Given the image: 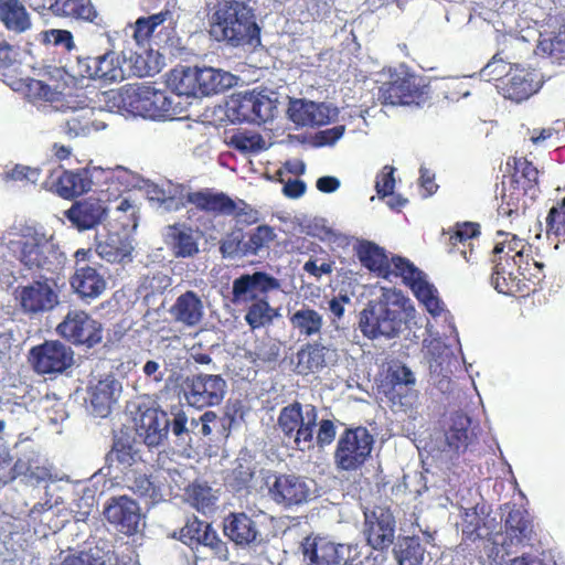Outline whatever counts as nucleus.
<instances>
[{"mask_svg":"<svg viewBox=\"0 0 565 565\" xmlns=\"http://www.w3.org/2000/svg\"><path fill=\"white\" fill-rule=\"evenodd\" d=\"M252 0H205L209 10L214 11L210 22V33L216 41H225L232 46L252 45L259 41V28L255 21L253 8L248 6Z\"/></svg>","mask_w":565,"mask_h":565,"instance_id":"nucleus-1","label":"nucleus"},{"mask_svg":"<svg viewBox=\"0 0 565 565\" xmlns=\"http://www.w3.org/2000/svg\"><path fill=\"white\" fill-rule=\"evenodd\" d=\"M278 287V280L265 271L244 274L233 281L232 302L248 305L244 319L252 330L270 326L278 316L268 301V292Z\"/></svg>","mask_w":565,"mask_h":565,"instance_id":"nucleus-2","label":"nucleus"},{"mask_svg":"<svg viewBox=\"0 0 565 565\" xmlns=\"http://www.w3.org/2000/svg\"><path fill=\"white\" fill-rule=\"evenodd\" d=\"M409 308V300L402 291L385 289L377 300L370 301L361 311L360 330L369 339L394 338L406 322Z\"/></svg>","mask_w":565,"mask_h":565,"instance_id":"nucleus-3","label":"nucleus"},{"mask_svg":"<svg viewBox=\"0 0 565 565\" xmlns=\"http://www.w3.org/2000/svg\"><path fill=\"white\" fill-rule=\"evenodd\" d=\"M8 249L24 269L35 271H55L63 263V254L43 233L28 227L10 239Z\"/></svg>","mask_w":565,"mask_h":565,"instance_id":"nucleus-4","label":"nucleus"},{"mask_svg":"<svg viewBox=\"0 0 565 565\" xmlns=\"http://www.w3.org/2000/svg\"><path fill=\"white\" fill-rule=\"evenodd\" d=\"M429 86L425 79L407 70L390 68L387 79L379 87L382 105H422L428 99Z\"/></svg>","mask_w":565,"mask_h":565,"instance_id":"nucleus-5","label":"nucleus"},{"mask_svg":"<svg viewBox=\"0 0 565 565\" xmlns=\"http://www.w3.org/2000/svg\"><path fill=\"white\" fill-rule=\"evenodd\" d=\"M545 263L535 260L530 270H518L516 263L511 260L497 262L491 274V285L499 292L513 297H525L536 291L545 278Z\"/></svg>","mask_w":565,"mask_h":565,"instance_id":"nucleus-6","label":"nucleus"},{"mask_svg":"<svg viewBox=\"0 0 565 565\" xmlns=\"http://www.w3.org/2000/svg\"><path fill=\"white\" fill-rule=\"evenodd\" d=\"M318 425V409L315 405H302L295 401L284 406L278 415L277 426L284 437L292 440L296 449L313 447L315 431Z\"/></svg>","mask_w":565,"mask_h":565,"instance_id":"nucleus-7","label":"nucleus"},{"mask_svg":"<svg viewBox=\"0 0 565 565\" xmlns=\"http://www.w3.org/2000/svg\"><path fill=\"white\" fill-rule=\"evenodd\" d=\"M119 98L128 111L151 119H167L175 115L173 102L166 90L140 84L121 89Z\"/></svg>","mask_w":565,"mask_h":565,"instance_id":"nucleus-8","label":"nucleus"},{"mask_svg":"<svg viewBox=\"0 0 565 565\" xmlns=\"http://www.w3.org/2000/svg\"><path fill=\"white\" fill-rule=\"evenodd\" d=\"M388 275L402 278L404 285L409 287L414 296L422 302L426 310L434 317L443 311V303L437 296V289L426 280L425 274L408 258L395 255L388 259Z\"/></svg>","mask_w":565,"mask_h":565,"instance_id":"nucleus-9","label":"nucleus"},{"mask_svg":"<svg viewBox=\"0 0 565 565\" xmlns=\"http://www.w3.org/2000/svg\"><path fill=\"white\" fill-rule=\"evenodd\" d=\"M374 444L373 435L366 427L347 428L340 435L334 450V463L344 471L360 469L369 459Z\"/></svg>","mask_w":565,"mask_h":565,"instance_id":"nucleus-10","label":"nucleus"},{"mask_svg":"<svg viewBox=\"0 0 565 565\" xmlns=\"http://www.w3.org/2000/svg\"><path fill=\"white\" fill-rule=\"evenodd\" d=\"M276 237L274 227L267 224L258 225L247 233L242 228H235L221 239L220 252L225 258L255 256L263 248H268Z\"/></svg>","mask_w":565,"mask_h":565,"instance_id":"nucleus-11","label":"nucleus"},{"mask_svg":"<svg viewBox=\"0 0 565 565\" xmlns=\"http://www.w3.org/2000/svg\"><path fill=\"white\" fill-rule=\"evenodd\" d=\"M57 334L75 347L92 349L103 340V326L84 310H70L56 327Z\"/></svg>","mask_w":565,"mask_h":565,"instance_id":"nucleus-12","label":"nucleus"},{"mask_svg":"<svg viewBox=\"0 0 565 565\" xmlns=\"http://www.w3.org/2000/svg\"><path fill=\"white\" fill-rule=\"evenodd\" d=\"M73 350L58 340H46L30 350V361L38 374H60L73 364Z\"/></svg>","mask_w":565,"mask_h":565,"instance_id":"nucleus-13","label":"nucleus"},{"mask_svg":"<svg viewBox=\"0 0 565 565\" xmlns=\"http://www.w3.org/2000/svg\"><path fill=\"white\" fill-rule=\"evenodd\" d=\"M15 300L21 311L29 316L49 312L60 302L58 292L46 278L19 286L15 289Z\"/></svg>","mask_w":565,"mask_h":565,"instance_id":"nucleus-14","label":"nucleus"},{"mask_svg":"<svg viewBox=\"0 0 565 565\" xmlns=\"http://www.w3.org/2000/svg\"><path fill=\"white\" fill-rule=\"evenodd\" d=\"M225 393L226 382L221 375L200 373L185 381V398L196 408L218 405Z\"/></svg>","mask_w":565,"mask_h":565,"instance_id":"nucleus-15","label":"nucleus"},{"mask_svg":"<svg viewBox=\"0 0 565 565\" xmlns=\"http://www.w3.org/2000/svg\"><path fill=\"white\" fill-rule=\"evenodd\" d=\"M75 72L82 78L100 79L105 83L120 82L125 78L120 58L114 51L98 56H78Z\"/></svg>","mask_w":565,"mask_h":565,"instance_id":"nucleus-16","label":"nucleus"},{"mask_svg":"<svg viewBox=\"0 0 565 565\" xmlns=\"http://www.w3.org/2000/svg\"><path fill=\"white\" fill-rule=\"evenodd\" d=\"M179 540L191 548L207 547L212 555L218 559H226L227 557L226 543L218 537L210 523L201 521L196 516L186 520L180 529Z\"/></svg>","mask_w":565,"mask_h":565,"instance_id":"nucleus-17","label":"nucleus"},{"mask_svg":"<svg viewBox=\"0 0 565 565\" xmlns=\"http://www.w3.org/2000/svg\"><path fill=\"white\" fill-rule=\"evenodd\" d=\"M481 226L477 222H457L443 231L446 249L449 254H459L467 263L477 259V246Z\"/></svg>","mask_w":565,"mask_h":565,"instance_id":"nucleus-18","label":"nucleus"},{"mask_svg":"<svg viewBox=\"0 0 565 565\" xmlns=\"http://www.w3.org/2000/svg\"><path fill=\"white\" fill-rule=\"evenodd\" d=\"M497 242L492 249L493 263L503 262L505 259L511 263H516L518 270H530V266L535 260H542V258H535L533 256V247L525 239L520 238L518 235L499 231L497 233Z\"/></svg>","mask_w":565,"mask_h":565,"instance_id":"nucleus-19","label":"nucleus"},{"mask_svg":"<svg viewBox=\"0 0 565 565\" xmlns=\"http://www.w3.org/2000/svg\"><path fill=\"white\" fill-rule=\"evenodd\" d=\"M302 554L309 565H342L347 558H353L349 545L335 544L326 537H306Z\"/></svg>","mask_w":565,"mask_h":565,"instance_id":"nucleus-20","label":"nucleus"},{"mask_svg":"<svg viewBox=\"0 0 565 565\" xmlns=\"http://www.w3.org/2000/svg\"><path fill=\"white\" fill-rule=\"evenodd\" d=\"M395 518L388 508L375 507L365 512L364 534L375 550L387 548L394 541Z\"/></svg>","mask_w":565,"mask_h":565,"instance_id":"nucleus-21","label":"nucleus"},{"mask_svg":"<svg viewBox=\"0 0 565 565\" xmlns=\"http://www.w3.org/2000/svg\"><path fill=\"white\" fill-rule=\"evenodd\" d=\"M269 495L276 503L291 508L307 503L312 497V490L305 478L279 475L269 487Z\"/></svg>","mask_w":565,"mask_h":565,"instance_id":"nucleus-22","label":"nucleus"},{"mask_svg":"<svg viewBox=\"0 0 565 565\" xmlns=\"http://www.w3.org/2000/svg\"><path fill=\"white\" fill-rule=\"evenodd\" d=\"M236 119L252 124H264L274 117L276 105L264 92H246L236 99Z\"/></svg>","mask_w":565,"mask_h":565,"instance_id":"nucleus-23","label":"nucleus"},{"mask_svg":"<svg viewBox=\"0 0 565 565\" xmlns=\"http://www.w3.org/2000/svg\"><path fill=\"white\" fill-rule=\"evenodd\" d=\"M104 514L109 523L126 535H132L138 531L140 508L135 500L126 495L111 498Z\"/></svg>","mask_w":565,"mask_h":565,"instance_id":"nucleus-24","label":"nucleus"},{"mask_svg":"<svg viewBox=\"0 0 565 565\" xmlns=\"http://www.w3.org/2000/svg\"><path fill=\"white\" fill-rule=\"evenodd\" d=\"M541 84V75L534 68L516 67L507 75L501 90L505 98L520 103L536 93Z\"/></svg>","mask_w":565,"mask_h":565,"instance_id":"nucleus-25","label":"nucleus"},{"mask_svg":"<svg viewBox=\"0 0 565 565\" xmlns=\"http://www.w3.org/2000/svg\"><path fill=\"white\" fill-rule=\"evenodd\" d=\"M107 215L105 203L96 198H87L76 201L64 212V216L78 231H86L96 227Z\"/></svg>","mask_w":565,"mask_h":565,"instance_id":"nucleus-26","label":"nucleus"},{"mask_svg":"<svg viewBox=\"0 0 565 565\" xmlns=\"http://www.w3.org/2000/svg\"><path fill=\"white\" fill-rule=\"evenodd\" d=\"M186 204H192L198 210L206 213L225 215L226 212L233 209V199L224 192H215L213 189L205 188L183 194L180 198V203L175 205V210L184 207Z\"/></svg>","mask_w":565,"mask_h":565,"instance_id":"nucleus-27","label":"nucleus"},{"mask_svg":"<svg viewBox=\"0 0 565 565\" xmlns=\"http://www.w3.org/2000/svg\"><path fill=\"white\" fill-rule=\"evenodd\" d=\"M121 391V384L113 376L107 375L88 387V401L92 413L96 417H107Z\"/></svg>","mask_w":565,"mask_h":565,"instance_id":"nucleus-28","label":"nucleus"},{"mask_svg":"<svg viewBox=\"0 0 565 565\" xmlns=\"http://www.w3.org/2000/svg\"><path fill=\"white\" fill-rule=\"evenodd\" d=\"M477 427H472V419L462 412L451 414L445 439L448 448L456 454L465 452L477 443Z\"/></svg>","mask_w":565,"mask_h":565,"instance_id":"nucleus-29","label":"nucleus"},{"mask_svg":"<svg viewBox=\"0 0 565 565\" xmlns=\"http://www.w3.org/2000/svg\"><path fill=\"white\" fill-rule=\"evenodd\" d=\"M508 514L504 520L505 539L510 544H530L533 535V521L529 511L518 504H505Z\"/></svg>","mask_w":565,"mask_h":565,"instance_id":"nucleus-30","label":"nucleus"},{"mask_svg":"<svg viewBox=\"0 0 565 565\" xmlns=\"http://www.w3.org/2000/svg\"><path fill=\"white\" fill-rule=\"evenodd\" d=\"M164 242L177 258H191L200 252L199 236L184 223L168 225Z\"/></svg>","mask_w":565,"mask_h":565,"instance_id":"nucleus-31","label":"nucleus"},{"mask_svg":"<svg viewBox=\"0 0 565 565\" xmlns=\"http://www.w3.org/2000/svg\"><path fill=\"white\" fill-rule=\"evenodd\" d=\"M224 534L236 545L247 546L262 541L257 523L244 512H232L223 523Z\"/></svg>","mask_w":565,"mask_h":565,"instance_id":"nucleus-32","label":"nucleus"},{"mask_svg":"<svg viewBox=\"0 0 565 565\" xmlns=\"http://www.w3.org/2000/svg\"><path fill=\"white\" fill-rule=\"evenodd\" d=\"M289 119L297 126L319 127L330 122V108L323 103L294 99L288 107Z\"/></svg>","mask_w":565,"mask_h":565,"instance_id":"nucleus-33","label":"nucleus"},{"mask_svg":"<svg viewBox=\"0 0 565 565\" xmlns=\"http://www.w3.org/2000/svg\"><path fill=\"white\" fill-rule=\"evenodd\" d=\"M386 379L391 385L386 394L394 404L405 406L413 403L417 396L414 390L416 380L406 365L397 364L390 367Z\"/></svg>","mask_w":565,"mask_h":565,"instance_id":"nucleus-34","label":"nucleus"},{"mask_svg":"<svg viewBox=\"0 0 565 565\" xmlns=\"http://www.w3.org/2000/svg\"><path fill=\"white\" fill-rule=\"evenodd\" d=\"M4 484L11 483L18 478H22L25 483H40L50 477V471L40 462L39 455L31 450L19 457L10 470L3 475Z\"/></svg>","mask_w":565,"mask_h":565,"instance_id":"nucleus-35","label":"nucleus"},{"mask_svg":"<svg viewBox=\"0 0 565 565\" xmlns=\"http://www.w3.org/2000/svg\"><path fill=\"white\" fill-rule=\"evenodd\" d=\"M138 430L147 446H159L169 430L167 413L156 407H147L140 414Z\"/></svg>","mask_w":565,"mask_h":565,"instance_id":"nucleus-36","label":"nucleus"},{"mask_svg":"<svg viewBox=\"0 0 565 565\" xmlns=\"http://www.w3.org/2000/svg\"><path fill=\"white\" fill-rule=\"evenodd\" d=\"M71 286L82 299H96L105 290L107 282L96 268L90 266L77 267L71 278Z\"/></svg>","mask_w":565,"mask_h":565,"instance_id":"nucleus-37","label":"nucleus"},{"mask_svg":"<svg viewBox=\"0 0 565 565\" xmlns=\"http://www.w3.org/2000/svg\"><path fill=\"white\" fill-rule=\"evenodd\" d=\"M507 167L512 169L510 183L527 191L531 196H539V170L532 161L525 157H510Z\"/></svg>","mask_w":565,"mask_h":565,"instance_id":"nucleus-38","label":"nucleus"},{"mask_svg":"<svg viewBox=\"0 0 565 565\" xmlns=\"http://www.w3.org/2000/svg\"><path fill=\"white\" fill-rule=\"evenodd\" d=\"M50 12L57 18L96 23L99 14L92 0H53Z\"/></svg>","mask_w":565,"mask_h":565,"instance_id":"nucleus-39","label":"nucleus"},{"mask_svg":"<svg viewBox=\"0 0 565 565\" xmlns=\"http://www.w3.org/2000/svg\"><path fill=\"white\" fill-rule=\"evenodd\" d=\"M537 196H531L524 189L509 183L503 186L501 203L498 206V214L509 218L511 222L525 213L534 203Z\"/></svg>","mask_w":565,"mask_h":565,"instance_id":"nucleus-40","label":"nucleus"},{"mask_svg":"<svg viewBox=\"0 0 565 565\" xmlns=\"http://www.w3.org/2000/svg\"><path fill=\"white\" fill-rule=\"evenodd\" d=\"M170 313L175 322L185 327H195L203 318V302L196 292L188 290L177 298Z\"/></svg>","mask_w":565,"mask_h":565,"instance_id":"nucleus-41","label":"nucleus"},{"mask_svg":"<svg viewBox=\"0 0 565 565\" xmlns=\"http://www.w3.org/2000/svg\"><path fill=\"white\" fill-rule=\"evenodd\" d=\"M95 115V109L87 106L72 111L63 125L64 134L70 138H76L105 128V124L98 121Z\"/></svg>","mask_w":565,"mask_h":565,"instance_id":"nucleus-42","label":"nucleus"},{"mask_svg":"<svg viewBox=\"0 0 565 565\" xmlns=\"http://www.w3.org/2000/svg\"><path fill=\"white\" fill-rule=\"evenodd\" d=\"M0 22L13 33L21 34L31 29L29 12L21 0H0Z\"/></svg>","mask_w":565,"mask_h":565,"instance_id":"nucleus-43","label":"nucleus"},{"mask_svg":"<svg viewBox=\"0 0 565 565\" xmlns=\"http://www.w3.org/2000/svg\"><path fill=\"white\" fill-rule=\"evenodd\" d=\"M355 254L360 263L379 277L387 278L388 257L384 248L371 241H361L355 246Z\"/></svg>","mask_w":565,"mask_h":565,"instance_id":"nucleus-44","label":"nucleus"},{"mask_svg":"<svg viewBox=\"0 0 565 565\" xmlns=\"http://www.w3.org/2000/svg\"><path fill=\"white\" fill-rule=\"evenodd\" d=\"M132 249L129 239L117 233L107 234L103 241L96 243L95 247L100 258L113 264H120L126 259H130Z\"/></svg>","mask_w":565,"mask_h":565,"instance_id":"nucleus-45","label":"nucleus"},{"mask_svg":"<svg viewBox=\"0 0 565 565\" xmlns=\"http://www.w3.org/2000/svg\"><path fill=\"white\" fill-rule=\"evenodd\" d=\"M92 179L87 169L65 170L55 182L56 192L64 199L79 196L90 190Z\"/></svg>","mask_w":565,"mask_h":565,"instance_id":"nucleus-46","label":"nucleus"},{"mask_svg":"<svg viewBox=\"0 0 565 565\" xmlns=\"http://www.w3.org/2000/svg\"><path fill=\"white\" fill-rule=\"evenodd\" d=\"M200 96L220 94L233 86L234 76L213 67H198Z\"/></svg>","mask_w":565,"mask_h":565,"instance_id":"nucleus-47","label":"nucleus"},{"mask_svg":"<svg viewBox=\"0 0 565 565\" xmlns=\"http://www.w3.org/2000/svg\"><path fill=\"white\" fill-rule=\"evenodd\" d=\"M328 349L320 343H307L297 352L296 370L299 374L307 375L326 365V351Z\"/></svg>","mask_w":565,"mask_h":565,"instance_id":"nucleus-48","label":"nucleus"},{"mask_svg":"<svg viewBox=\"0 0 565 565\" xmlns=\"http://www.w3.org/2000/svg\"><path fill=\"white\" fill-rule=\"evenodd\" d=\"M172 11L164 9L158 13L138 18L132 26V38L136 43L140 46L148 45L156 29L162 25L166 21L172 20Z\"/></svg>","mask_w":565,"mask_h":565,"instance_id":"nucleus-49","label":"nucleus"},{"mask_svg":"<svg viewBox=\"0 0 565 565\" xmlns=\"http://www.w3.org/2000/svg\"><path fill=\"white\" fill-rule=\"evenodd\" d=\"M198 67L174 68L169 76V83L179 96H200Z\"/></svg>","mask_w":565,"mask_h":565,"instance_id":"nucleus-50","label":"nucleus"},{"mask_svg":"<svg viewBox=\"0 0 565 565\" xmlns=\"http://www.w3.org/2000/svg\"><path fill=\"white\" fill-rule=\"evenodd\" d=\"M138 457L132 443L125 437H115L111 449L106 455V463L108 467L117 466L119 468L131 467Z\"/></svg>","mask_w":565,"mask_h":565,"instance_id":"nucleus-51","label":"nucleus"},{"mask_svg":"<svg viewBox=\"0 0 565 565\" xmlns=\"http://www.w3.org/2000/svg\"><path fill=\"white\" fill-rule=\"evenodd\" d=\"M289 320L292 328L298 330L300 335L305 337L319 334L323 326L322 316L311 308L297 310Z\"/></svg>","mask_w":565,"mask_h":565,"instance_id":"nucleus-52","label":"nucleus"},{"mask_svg":"<svg viewBox=\"0 0 565 565\" xmlns=\"http://www.w3.org/2000/svg\"><path fill=\"white\" fill-rule=\"evenodd\" d=\"M395 555L399 565H422L424 548L417 539L404 537L397 543Z\"/></svg>","mask_w":565,"mask_h":565,"instance_id":"nucleus-53","label":"nucleus"},{"mask_svg":"<svg viewBox=\"0 0 565 565\" xmlns=\"http://www.w3.org/2000/svg\"><path fill=\"white\" fill-rule=\"evenodd\" d=\"M255 471L247 462H238L225 477V486L234 493L248 491Z\"/></svg>","mask_w":565,"mask_h":565,"instance_id":"nucleus-54","label":"nucleus"},{"mask_svg":"<svg viewBox=\"0 0 565 565\" xmlns=\"http://www.w3.org/2000/svg\"><path fill=\"white\" fill-rule=\"evenodd\" d=\"M188 502L199 512L206 514L214 510L216 498L212 494V489L202 484H190L185 490Z\"/></svg>","mask_w":565,"mask_h":565,"instance_id":"nucleus-55","label":"nucleus"},{"mask_svg":"<svg viewBox=\"0 0 565 565\" xmlns=\"http://www.w3.org/2000/svg\"><path fill=\"white\" fill-rule=\"evenodd\" d=\"M537 51L555 60H565V21L559 25L553 36L539 41Z\"/></svg>","mask_w":565,"mask_h":565,"instance_id":"nucleus-56","label":"nucleus"},{"mask_svg":"<svg viewBox=\"0 0 565 565\" xmlns=\"http://www.w3.org/2000/svg\"><path fill=\"white\" fill-rule=\"evenodd\" d=\"M225 215L233 216L237 223L254 225L260 220L259 211L242 199L233 200V209Z\"/></svg>","mask_w":565,"mask_h":565,"instance_id":"nucleus-57","label":"nucleus"},{"mask_svg":"<svg viewBox=\"0 0 565 565\" xmlns=\"http://www.w3.org/2000/svg\"><path fill=\"white\" fill-rule=\"evenodd\" d=\"M546 232L555 236H565V198L548 211Z\"/></svg>","mask_w":565,"mask_h":565,"instance_id":"nucleus-58","label":"nucleus"},{"mask_svg":"<svg viewBox=\"0 0 565 565\" xmlns=\"http://www.w3.org/2000/svg\"><path fill=\"white\" fill-rule=\"evenodd\" d=\"M128 488L140 498L156 499L160 494L159 488L146 473L136 475Z\"/></svg>","mask_w":565,"mask_h":565,"instance_id":"nucleus-59","label":"nucleus"},{"mask_svg":"<svg viewBox=\"0 0 565 565\" xmlns=\"http://www.w3.org/2000/svg\"><path fill=\"white\" fill-rule=\"evenodd\" d=\"M395 169L392 166H384L376 177L375 189L380 198L392 195L395 188Z\"/></svg>","mask_w":565,"mask_h":565,"instance_id":"nucleus-60","label":"nucleus"},{"mask_svg":"<svg viewBox=\"0 0 565 565\" xmlns=\"http://www.w3.org/2000/svg\"><path fill=\"white\" fill-rule=\"evenodd\" d=\"M28 93L31 97L39 100L54 102L57 92L50 85L40 79H30L28 83Z\"/></svg>","mask_w":565,"mask_h":565,"instance_id":"nucleus-61","label":"nucleus"},{"mask_svg":"<svg viewBox=\"0 0 565 565\" xmlns=\"http://www.w3.org/2000/svg\"><path fill=\"white\" fill-rule=\"evenodd\" d=\"M232 145L235 149L243 152H255L264 148V140L259 135L245 136L235 135L232 138Z\"/></svg>","mask_w":565,"mask_h":565,"instance_id":"nucleus-62","label":"nucleus"},{"mask_svg":"<svg viewBox=\"0 0 565 565\" xmlns=\"http://www.w3.org/2000/svg\"><path fill=\"white\" fill-rule=\"evenodd\" d=\"M253 354L255 356L254 361L274 362L279 355V347L270 340L262 341L255 347Z\"/></svg>","mask_w":565,"mask_h":565,"instance_id":"nucleus-63","label":"nucleus"},{"mask_svg":"<svg viewBox=\"0 0 565 565\" xmlns=\"http://www.w3.org/2000/svg\"><path fill=\"white\" fill-rule=\"evenodd\" d=\"M316 441L319 447L329 446L335 438V425L331 419H321L317 425Z\"/></svg>","mask_w":565,"mask_h":565,"instance_id":"nucleus-64","label":"nucleus"}]
</instances>
